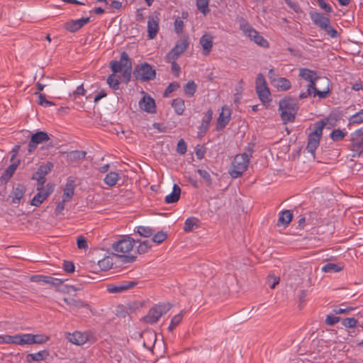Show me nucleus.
I'll use <instances>...</instances> for the list:
<instances>
[{
	"mask_svg": "<svg viewBox=\"0 0 363 363\" xmlns=\"http://www.w3.org/2000/svg\"><path fill=\"white\" fill-rule=\"evenodd\" d=\"M298 76L308 82L306 91L300 93L299 99H306L311 95L313 96H318L320 99H324L328 96L329 93L328 87L323 91H319L316 88V82L320 77L318 76L315 71L307 68H300L298 69Z\"/></svg>",
	"mask_w": 363,
	"mask_h": 363,
	"instance_id": "1",
	"label": "nucleus"
},
{
	"mask_svg": "<svg viewBox=\"0 0 363 363\" xmlns=\"http://www.w3.org/2000/svg\"><path fill=\"white\" fill-rule=\"evenodd\" d=\"M135 243V240L130 236H123L118 241L112 245L113 250L117 252L116 255L123 258V262L130 263L133 262L136 257L129 255V252L133 250Z\"/></svg>",
	"mask_w": 363,
	"mask_h": 363,
	"instance_id": "2",
	"label": "nucleus"
},
{
	"mask_svg": "<svg viewBox=\"0 0 363 363\" xmlns=\"http://www.w3.org/2000/svg\"><path fill=\"white\" fill-rule=\"evenodd\" d=\"M326 125L325 120H320L314 123V130L308 137L306 149L309 152L315 153L318 148L323 134V130Z\"/></svg>",
	"mask_w": 363,
	"mask_h": 363,
	"instance_id": "3",
	"label": "nucleus"
},
{
	"mask_svg": "<svg viewBox=\"0 0 363 363\" xmlns=\"http://www.w3.org/2000/svg\"><path fill=\"white\" fill-rule=\"evenodd\" d=\"M279 106L284 123L293 122L298 108L296 102L291 99H284L279 101Z\"/></svg>",
	"mask_w": 363,
	"mask_h": 363,
	"instance_id": "4",
	"label": "nucleus"
},
{
	"mask_svg": "<svg viewBox=\"0 0 363 363\" xmlns=\"http://www.w3.org/2000/svg\"><path fill=\"white\" fill-rule=\"evenodd\" d=\"M240 29L257 45L264 48H269V44L268 41L242 18L240 21Z\"/></svg>",
	"mask_w": 363,
	"mask_h": 363,
	"instance_id": "5",
	"label": "nucleus"
},
{
	"mask_svg": "<svg viewBox=\"0 0 363 363\" xmlns=\"http://www.w3.org/2000/svg\"><path fill=\"white\" fill-rule=\"evenodd\" d=\"M250 158L247 154L237 155L232 162V169L230 174L233 178H238L247 170L249 165Z\"/></svg>",
	"mask_w": 363,
	"mask_h": 363,
	"instance_id": "6",
	"label": "nucleus"
},
{
	"mask_svg": "<svg viewBox=\"0 0 363 363\" xmlns=\"http://www.w3.org/2000/svg\"><path fill=\"white\" fill-rule=\"evenodd\" d=\"M155 70L147 62L137 65L133 71L134 77L141 82L152 80L155 78Z\"/></svg>",
	"mask_w": 363,
	"mask_h": 363,
	"instance_id": "7",
	"label": "nucleus"
},
{
	"mask_svg": "<svg viewBox=\"0 0 363 363\" xmlns=\"http://www.w3.org/2000/svg\"><path fill=\"white\" fill-rule=\"evenodd\" d=\"M169 304H159L151 308L148 313L143 318V320L149 324L156 323L164 314L170 309Z\"/></svg>",
	"mask_w": 363,
	"mask_h": 363,
	"instance_id": "8",
	"label": "nucleus"
},
{
	"mask_svg": "<svg viewBox=\"0 0 363 363\" xmlns=\"http://www.w3.org/2000/svg\"><path fill=\"white\" fill-rule=\"evenodd\" d=\"M351 150L360 157L363 152V128H359L350 135Z\"/></svg>",
	"mask_w": 363,
	"mask_h": 363,
	"instance_id": "9",
	"label": "nucleus"
},
{
	"mask_svg": "<svg viewBox=\"0 0 363 363\" xmlns=\"http://www.w3.org/2000/svg\"><path fill=\"white\" fill-rule=\"evenodd\" d=\"M189 44V40L186 38L179 40L175 46L167 53V61L176 60L187 49Z\"/></svg>",
	"mask_w": 363,
	"mask_h": 363,
	"instance_id": "10",
	"label": "nucleus"
},
{
	"mask_svg": "<svg viewBox=\"0 0 363 363\" xmlns=\"http://www.w3.org/2000/svg\"><path fill=\"white\" fill-rule=\"evenodd\" d=\"M139 281L137 279L123 281L116 285H108L107 286L108 291L113 294L121 293L133 289L138 286Z\"/></svg>",
	"mask_w": 363,
	"mask_h": 363,
	"instance_id": "11",
	"label": "nucleus"
},
{
	"mask_svg": "<svg viewBox=\"0 0 363 363\" xmlns=\"http://www.w3.org/2000/svg\"><path fill=\"white\" fill-rule=\"evenodd\" d=\"M50 140V137L46 132L38 131L33 134L28 143V152H33L39 144L47 142Z\"/></svg>",
	"mask_w": 363,
	"mask_h": 363,
	"instance_id": "12",
	"label": "nucleus"
},
{
	"mask_svg": "<svg viewBox=\"0 0 363 363\" xmlns=\"http://www.w3.org/2000/svg\"><path fill=\"white\" fill-rule=\"evenodd\" d=\"M52 191V186L48 184L45 187H43V190H38V192L33 198L30 204L34 206H40Z\"/></svg>",
	"mask_w": 363,
	"mask_h": 363,
	"instance_id": "13",
	"label": "nucleus"
},
{
	"mask_svg": "<svg viewBox=\"0 0 363 363\" xmlns=\"http://www.w3.org/2000/svg\"><path fill=\"white\" fill-rule=\"evenodd\" d=\"M90 22V17L77 20H69L63 24V28L69 32L74 33Z\"/></svg>",
	"mask_w": 363,
	"mask_h": 363,
	"instance_id": "14",
	"label": "nucleus"
},
{
	"mask_svg": "<svg viewBox=\"0 0 363 363\" xmlns=\"http://www.w3.org/2000/svg\"><path fill=\"white\" fill-rule=\"evenodd\" d=\"M160 18L157 16H150L147 20V37L154 39L159 31Z\"/></svg>",
	"mask_w": 363,
	"mask_h": 363,
	"instance_id": "15",
	"label": "nucleus"
},
{
	"mask_svg": "<svg viewBox=\"0 0 363 363\" xmlns=\"http://www.w3.org/2000/svg\"><path fill=\"white\" fill-rule=\"evenodd\" d=\"M213 118V111L209 109L204 114L201 125L199 128L198 138L201 139L207 133Z\"/></svg>",
	"mask_w": 363,
	"mask_h": 363,
	"instance_id": "16",
	"label": "nucleus"
},
{
	"mask_svg": "<svg viewBox=\"0 0 363 363\" xmlns=\"http://www.w3.org/2000/svg\"><path fill=\"white\" fill-rule=\"evenodd\" d=\"M140 108L150 113H155L156 106L154 99L150 96H145L139 101Z\"/></svg>",
	"mask_w": 363,
	"mask_h": 363,
	"instance_id": "17",
	"label": "nucleus"
},
{
	"mask_svg": "<svg viewBox=\"0 0 363 363\" xmlns=\"http://www.w3.org/2000/svg\"><path fill=\"white\" fill-rule=\"evenodd\" d=\"M309 16L313 23L315 26H318L320 29L323 27H325L326 24L330 21L329 18L325 16L323 13L317 11H310Z\"/></svg>",
	"mask_w": 363,
	"mask_h": 363,
	"instance_id": "18",
	"label": "nucleus"
},
{
	"mask_svg": "<svg viewBox=\"0 0 363 363\" xmlns=\"http://www.w3.org/2000/svg\"><path fill=\"white\" fill-rule=\"evenodd\" d=\"M230 110L226 106L222 108L217 121V130L224 128L230 120Z\"/></svg>",
	"mask_w": 363,
	"mask_h": 363,
	"instance_id": "19",
	"label": "nucleus"
},
{
	"mask_svg": "<svg viewBox=\"0 0 363 363\" xmlns=\"http://www.w3.org/2000/svg\"><path fill=\"white\" fill-rule=\"evenodd\" d=\"M67 338L70 342L81 345L88 340V335L79 331H75L73 333H67Z\"/></svg>",
	"mask_w": 363,
	"mask_h": 363,
	"instance_id": "20",
	"label": "nucleus"
},
{
	"mask_svg": "<svg viewBox=\"0 0 363 363\" xmlns=\"http://www.w3.org/2000/svg\"><path fill=\"white\" fill-rule=\"evenodd\" d=\"M0 342L6 344H15L19 345H25L24 334L16 335H3L0 336Z\"/></svg>",
	"mask_w": 363,
	"mask_h": 363,
	"instance_id": "21",
	"label": "nucleus"
},
{
	"mask_svg": "<svg viewBox=\"0 0 363 363\" xmlns=\"http://www.w3.org/2000/svg\"><path fill=\"white\" fill-rule=\"evenodd\" d=\"M25 345L43 344L48 342L50 337L43 335L24 334Z\"/></svg>",
	"mask_w": 363,
	"mask_h": 363,
	"instance_id": "22",
	"label": "nucleus"
},
{
	"mask_svg": "<svg viewBox=\"0 0 363 363\" xmlns=\"http://www.w3.org/2000/svg\"><path fill=\"white\" fill-rule=\"evenodd\" d=\"M31 281L35 282H44L54 286L60 285L62 281L57 278L44 275H35L31 277Z\"/></svg>",
	"mask_w": 363,
	"mask_h": 363,
	"instance_id": "23",
	"label": "nucleus"
},
{
	"mask_svg": "<svg viewBox=\"0 0 363 363\" xmlns=\"http://www.w3.org/2000/svg\"><path fill=\"white\" fill-rule=\"evenodd\" d=\"M200 44L202 46L203 55L207 56L213 47V38L210 35L205 34L201 38Z\"/></svg>",
	"mask_w": 363,
	"mask_h": 363,
	"instance_id": "24",
	"label": "nucleus"
},
{
	"mask_svg": "<svg viewBox=\"0 0 363 363\" xmlns=\"http://www.w3.org/2000/svg\"><path fill=\"white\" fill-rule=\"evenodd\" d=\"M63 301L70 307L73 308H76V309H79V308H86L88 309H90V306L80 300V299H75L74 298H71V297H69V298H64Z\"/></svg>",
	"mask_w": 363,
	"mask_h": 363,
	"instance_id": "25",
	"label": "nucleus"
},
{
	"mask_svg": "<svg viewBox=\"0 0 363 363\" xmlns=\"http://www.w3.org/2000/svg\"><path fill=\"white\" fill-rule=\"evenodd\" d=\"M293 218V213L290 210H284L279 213L277 225L287 226Z\"/></svg>",
	"mask_w": 363,
	"mask_h": 363,
	"instance_id": "26",
	"label": "nucleus"
},
{
	"mask_svg": "<svg viewBox=\"0 0 363 363\" xmlns=\"http://www.w3.org/2000/svg\"><path fill=\"white\" fill-rule=\"evenodd\" d=\"M19 164L20 160H17L13 162V163L10 164L3 172V174L1 176V179H2L4 181H8L9 179H10L15 173Z\"/></svg>",
	"mask_w": 363,
	"mask_h": 363,
	"instance_id": "27",
	"label": "nucleus"
},
{
	"mask_svg": "<svg viewBox=\"0 0 363 363\" xmlns=\"http://www.w3.org/2000/svg\"><path fill=\"white\" fill-rule=\"evenodd\" d=\"M181 189L177 184H174L172 192L167 195L164 198L166 203H174L177 202L180 197Z\"/></svg>",
	"mask_w": 363,
	"mask_h": 363,
	"instance_id": "28",
	"label": "nucleus"
},
{
	"mask_svg": "<svg viewBox=\"0 0 363 363\" xmlns=\"http://www.w3.org/2000/svg\"><path fill=\"white\" fill-rule=\"evenodd\" d=\"M50 355V352L48 350H44L39 351L36 353H31L27 355V361H35L40 362L44 359H46Z\"/></svg>",
	"mask_w": 363,
	"mask_h": 363,
	"instance_id": "29",
	"label": "nucleus"
},
{
	"mask_svg": "<svg viewBox=\"0 0 363 363\" xmlns=\"http://www.w3.org/2000/svg\"><path fill=\"white\" fill-rule=\"evenodd\" d=\"M85 151L74 150L67 153V157L69 162H78L86 157Z\"/></svg>",
	"mask_w": 363,
	"mask_h": 363,
	"instance_id": "30",
	"label": "nucleus"
},
{
	"mask_svg": "<svg viewBox=\"0 0 363 363\" xmlns=\"http://www.w3.org/2000/svg\"><path fill=\"white\" fill-rule=\"evenodd\" d=\"M256 91L260 101L263 103H267L270 101V91L267 86L256 87Z\"/></svg>",
	"mask_w": 363,
	"mask_h": 363,
	"instance_id": "31",
	"label": "nucleus"
},
{
	"mask_svg": "<svg viewBox=\"0 0 363 363\" xmlns=\"http://www.w3.org/2000/svg\"><path fill=\"white\" fill-rule=\"evenodd\" d=\"M272 84L281 91H287L291 86L290 81L285 77L278 78Z\"/></svg>",
	"mask_w": 363,
	"mask_h": 363,
	"instance_id": "32",
	"label": "nucleus"
},
{
	"mask_svg": "<svg viewBox=\"0 0 363 363\" xmlns=\"http://www.w3.org/2000/svg\"><path fill=\"white\" fill-rule=\"evenodd\" d=\"M199 220L195 217L188 218L184 223V230L186 233L192 231L199 227Z\"/></svg>",
	"mask_w": 363,
	"mask_h": 363,
	"instance_id": "33",
	"label": "nucleus"
},
{
	"mask_svg": "<svg viewBox=\"0 0 363 363\" xmlns=\"http://www.w3.org/2000/svg\"><path fill=\"white\" fill-rule=\"evenodd\" d=\"M172 106L178 115L180 116L183 114L185 109V104L184 101L182 99L177 98L174 99L172 101Z\"/></svg>",
	"mask_w": 363,
	"mask_h": 363,
	"instance_id": "34",
	"label": "nucleus"
},
{
	"mask_svg": "<svg viewBox=\"0 0 363 363\" xmlns=\"http://www.w3.org/2000/svg\"><path fill=\"white\" fill-rule=\"evenodd\" d=\"M31 179L37 181V190H43V187H45L44 184L46 182V178L44 174H41L40 172L37 170L33 174Z\"/></svg>",
	"mask_w": 363,
	"mask_h": 363,
	"instance_id": "35",
	"label": "nucleus"
},
{
	"mask_svg": "<svg viewBox=\"0 0 363 363\" xmlns=\"http://www.w3.org/2000/svg\"><path fill=\"white\" fill-rule=\"evenodd\" d=\"M119 179V175L115 172L107 174L104 178V182L109 186H113Z\"/></svg>",
	"mask_w": 363,
	"mask_h": 363,
	"instance_id": "36",
	"label": "nucleus"
},
{
	"mask_svg": "<svg viewBox=\"0 0 363 363\" xmlns=\"http://www.w3.org/2000/svg\"><path fill=\"white\" fill-rule=\"evenodd\" d=\"M26 192V187L22 184H18L14 189L13 202L19 203L21 198Z\"/></svg>",
	"mask_w": 363,
	"mask_h": 363,
	"instance_id": "37",
	"label": "nucleus"
},
{
	"mask_svg": "<svg viewBox=\"0 0 363 363\" xmlns=\"http://www.w3.org/2000/svg\"><path fill=\"white\" fill-rule=\"evenodd\" d=\"M363 122V109H361L359 112L352 115L349 118V123L347 125L348 127H350L353 125H358Z\"/></svg>",
	"mask_w": 363,
	"mask_h": 363,
	"instance_id": "38",
	"label": "nucleus"
},
{
	"mask_svg": "<svg viewBox=\"0 0 363 363\" xmlns=\"http://www.w3.org/2000/svg\"><path fill=\"white\" fill-rule=\"evenodd\" d=\"M343 269V266L334 263H328L322 267V272L326 273L338 272Z\"/></svg>",
	"mask_w": 363,
	"mask_h": 363,
	"instance_id": "39",
	"label": "nucleus"
},
{
	"mask_svg": "<svg viewBox=\"0 0 363 363\" xmlns=\"http://www.w3.org/2000/svg\"><path fill=\"white\" fill-rule=\"evenodd\" d=\"M196 1L197 9L206 16L210 12L209 0H196Z\"/></svg>",
	"mask_w": 363,
	"mask_h": 363,
	"instance_id": "40",
	"label": "nucleus"
},
{
	"mask_svg": "<svg viewBox=\"0 0 363 363\" xmlns=\"http://www.w3.org/2000/svg\"><path fill=\"white\" fill-rule=\"evenodd\" d=\"M98 265L102 271H107L113 267V259L110 257H104L98 262Z\"/></svg>",
	"mask_w": 363,
	"mask_h": 363,
	"instance_id": "41",
	"label": "nucleus"
},
{
	"mask_svg": "<svg viewBox=\"0 0 363 363\" xmlns=\"http://www.w3.org/2000/svg\"><path fill=\"white\" fill-rule=\"evenodd\" d=\"M74 193V186L72 184H67L63 192V199L69 201Z\"/></svg>",
	"mask_w": 363,
	"mask_h": 363,
	"instance_id": "42",
	"label": "nucleus"
},
{
	"mask_svg": "<svg viewBox=\"0 0 363 363\" xmlns=\"http://www.w3.org/2000/svg\"><path fill=\"white\" fill-rule=\"evenodd\" d=\"M155 230L150 227L138 226L137 227V233L143 237L150 238L154 233Z\"/></svg>",
	"mask_w": 363,
	"mask_h": 363,
	"instance_id": "43",
	"label": "nucleus"
},
{
	"mask_svg": "<svg viewBox=\"0 0 363 363\" xmlns=\"http://www.w3.org/2000/svg\"><path fill=\"white\" fill-rule=\"evenodd\" d=\"M183 318L182 311L175 315L171 320L170 324L168 327L169 332H172L174 328L182 322Z\"/></svg>",
	"mask_w": 363,
	"mask_h": 363,
	"instance_id": "44",
	"label": "nucleus"
},
{
	"mask_svg": "<svg viewBox=\"0 0 363 363\" xmlns=\"http://www.w3.org/2000/svg\"><path fill=\"white\" fill-rule=\"evenodd\" d=\"M346 135L347 132H344L340 129L334 130L330 133V138L335 142L342 140Z\"/></svg>",
	"mask_w": 363,
	"mask_h": 363,
	"instance_id": "45",
	"label": "nucleus"
},
{
	"mask_svg": "<svg viewBox=\"0 0 363 363\" xmlns=\"http://www.w3.org/2000/svg\"><path fill=\"white\" fill-rule=\"evenodd\" d=\"M196 90V84L194 81H189L184 86V91L186 96H193Z\"/></svg>",
	"mask_w": 363,
	"mask_h": 363,
	"instance_id": "46",
	"label": "nucleus"
},
{
	"mask_svg": "<svg viewBox=\"0 0 363 363\" xmlns=\"http://www.w3.org/2000/svg\"><path fill=\"white\" fill-rule=\"evenodd\" d=\"M120 63H121V66L123 68H132V62L128 56V55L125 52H123L121 54Z\"/></svg>",
	"mask_w": 363,
	"mask_h": 363,
	"instance_id": "47",
	"label": "nucleus"
},
{
	"mask_svg": "<svg viewBox=\"0 0 363 363\" xmlns=\"http://www.w3.org/2000/svg\"><path fill=\"white\" fill-rule=\"evenodd\" d=\"M35 95L38 96V104L44 106V107H48L52 106L55 105V103L50 101H48L46 99L45 96L43 94H40L39 92H35Z\"/></svg>",
	"mask_w": 363,
	"mask_h": 363,
	"instance_id": "48",
	"label": "nucleus"
},
{
	"mask_svg": "<svg viewBox=\"0 0 363 363\" xmlns=\"http://www.w3.org/2000/svg\"><path fill=\"white\" fill-rule=\"evenodd\" d=\"M321 30H323L332 38H335L339 35L337 30L330 25V21L325 27H323Z\"/></svg>",
	"mask_w": 363,
	"mask_h": 363,
	"instance_id": "49",
	"label": "nucleus"
},
{
	"mask_svg": "<svg viewBox=\"0 0 363 363\" xmlns=\"http://www.w3.org/2000/svg\"><path fill=\"white\" fill-rule=\"evenodd\" d=\"M107 84L114 90H117L119 88V81L114 74H111L107 78Z\"/></svg>",
	"mask_w": 363,
	"mask_h": 363,
	"instance_id": "50",
	"label": "nucleus"
},
{
	"mask_svg": "<svg viewBox=\"0 0 363 363\" xmlns=\"http://www.w3.org/2000/svg\"><path fill=\"white\" fill-rule=\"evenodd\" d=\"M52 167V163L48 162L45 164L40 165L38 167V171L40 172L41 174H44L45 176H46L49 172H51Z\"/></svg>",
	"mask_w": 363,
	"mask_h": 363,
	"instance_id": "51",
	"label": "nucleus"
},
{
	"mask_svg": "<svg viewBox=\"0 0 363 363\" xmlns=\"http://www.w3.org/2000/svg\"><path fill=\"white\" fill-rule=\"evenodd\" d=\"M358 320L354 318H346L342 320V324L346 328H353L357 326Z\"/></svg>",
	"mask_w": 363,
	"mask_h": 363,
	"instance_id": "52",
	"label": "nucleus"
},
{
	"mask_svg": "<svg viewBox=\"0 0 363 363\" xmlns=\"http://www.w3.org/2000/svg\"><path fill=\"white\" fill-rule=\"evenodd\" d=\"M167 237V235L164 232L159 231L153 236L152 240L153 242L160 244L166 240Z\"/></svg>",
	"mask_w": 363,
	"mask_h": 363,
	"instance_id": "53",
	"label": "nucleus"
},
{
	"mask_svg": "<svg viewBox=\"0 0 363 363\" xmlns=\"http://www.w3.org/2000/svg\"><path fill=\"white\" fill-rule=\"evenodd\" d=\"M197 172L208 186L211 185L212 179L210 174L207 171L199 169L197 170Z\"/></svg>",
	"mask_w": 363,
	"mask_h": 363,
	"instance_id": "54",
	"label": "nucleus"
},
{
	"mask_svg": "<svg viewBox=\"0 0 363 363\" xmlns=\"http://www.w3.org/2000/svg\"><path fill=\"white\" fill-rule=\"evenodd\" d=\"M109 67L111 69L113 74L121 72L123 67L121 66V63L117 60H112L110 62Z\"/></svg>",
	"mask_w": 363,
	"mask_h": 363,
	"instance_id": "55",
	"label": "nucleus"
},
{
	"mask_svg": "<svg viewBox=\"0 0 363 363\" xmlns=\"http://www.w3.org/2000/svg\"><path fill=\"white\" fill-rule=\"evenodd\" d=\"M150 247L151 245L150 244V242L145 240L140 243L138 247V252L139 254H144L147 252Z\"/></svg>",
	"mask_w": 363,
	"mask_h": 363,
	"instance_id": "56",
	"label": "nucleus"
},
{
	"mask_svg": "<svg viewBox=\"0 0 363 363\" xmlns=\"http://www.w3.org/2000/svg\"><path fill=\"white\" fill-rule=\"evenodd\" d=\"M287 6L292 9L294 12L297 13H300L302 12V10L297 2L292 1L291 0H285Z\"/></svg>",
	"mask_w": 363,
	"mask_h": 363,
	"instance_id": "57",
	"label": "nucleus"
},
{
	"mask_svg": "<svg viewBox=\"0 0 363 363\" xmlns=\"http://www.w3.org/2000/svg\"><path fill=\"white\" fill-rule=\"evenodd\" d=\"M187 150V145L183 139H181L177 145V151L180 155H184Z\"/></svg>",
	"mask_w": 363,
	"mask_h": 363,
	"instance_id": "58",
	"label": "nucleus"
},
{
	"mask_svg": "<svg viewBox=\"0 0 363 363\" xmlns=\"http://www.w3.org/2000/svg\"><path fill=\"white\" fill-rule=\"evenodd\" d=\"M340 320V318L334 314H329L325 319V323L328 325H334Z\"/></svg>",
	"mask_w": 363,
	"mask_h": 363,
	"instance_id": "59",
	"label": "nucleus"
},
{
	"mask_svg": "<svg viewBox=\"0 0 363 363\" xmlns=\"http://www.w3.org/2000/svg\"><path fill=\"white\" fill-rule=\"evenodd\" d=\"M195 153L199 160H201L204 157L206 153V148L203 145H197L195 147Z\"/></svg>",
	"mask_w": 363,
	"mask_h": 363,
	"instance_id": "60",
	"label": "nucleus"
},
{
	"mask_svg": "<svg viewBox=\"0 0 363 363\" xmlns=\"http://www.w3.org/2000/svg\"><path fill=\"white\" fill-rule=\"evenodd\" d=\"M183 29H184V22L183 21L179 18H177L175 19L174 21V30L177 33L179 34V33H182L183 32Z\"/></svg>",
	"mask_w": 363,
	"mask_h": 363,
	"instance_id": "61",
	"label": "nucleus"
},
{
	"mask_svg": "<svg viewBox=\"0 0 363 363\" xmlns=\"http://www.w3.org/2000/svg\"><path fill=\"white\" fill-rule=\"evenodd\" d=\"M77 245L79 249L86 250L88 248L86 240L83 236H79L77 239Z\"/></svg>",
	"mask_w": 363,
	"mask_h": 363,
	"instance_id": "62",
	"label": "nucleus"
},
{
	"mask_svg": "<svg viewBox=\"0 0 363 363\" xmlns=\"http://www.w3.org/2000/svg\"><path fill=\"white\" fill-rule=\"evenodd\" d=\"M179 87V85L177 82H173V83L169 84L164 92V96H167L170 93L174 91Z\"/></svg>",
	"mask_w": 363,
	"mask_h": 363,
	"instance_id": "63",
	"label": "nucleus"
},
{
	"mask_svg": "<svg viewBox=\"0 0 363 363\" xmlns=\"http://www.w3.org/2000/svg\"><path fill=\"white\" fill-rule=\"evenodd\" d=\"M279 282V278L277 277L274 275H269L267 277V283L269 285L271 289L275 288L276 285H277Z\"/></svg>",
	"mask_w": 363,
	"mask_h": 363,
	"instance_id": "64",
	"label": "nucleus"
}]
</instances>
